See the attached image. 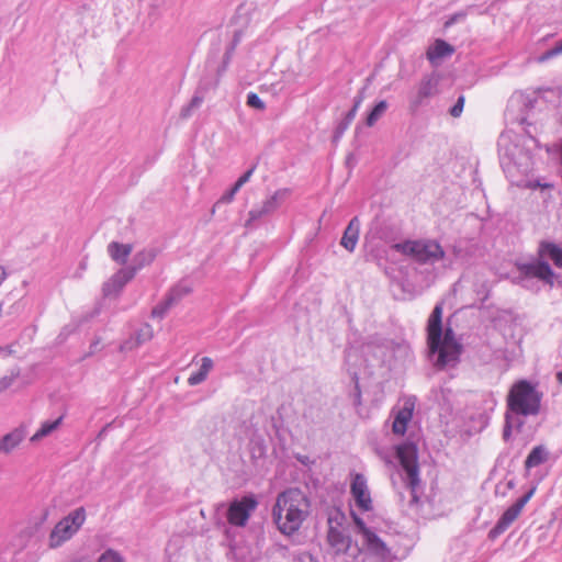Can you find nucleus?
Returning a JSON list of instances; mask_svg holds the SVG:
<instances>
[{
	"instance_id": "nucleus-25",
	"label": "nucleus",
	"mask_w": 562,
	"mask_h": 562,
	"mask_svg": "<svg viewBox=\"0 0 562 562\" xmlns=\"http://www.w3.org/2000/svg\"><path fill=\"white\" fill-rule=\"evenodd\" d=\"M213 368V360L209 357L201 359V366L196 372H192L188 379V384L191 386L199 385L204 382Z\"/></svg>"
},
{
	"instance_id": "nucleus-9",
	"label": "nucleus",
	"mask_w": 562,
	"mask_h": 562,
	"mask_svg": "<svg viewBox=\"0 0 562 562\" xmlns=\"http://www.w3.org/2000/svg\"><path fill=\"white\" fill-rule=\"evenodd\" d=\"M258 502L252 495L231 502L226 517L232 526L245 527L251 513L257 508Z\"/></svg>"
},
{
	"instance_id": "nucleus-41",
	"label": "nucleus",
	"mask_w": 562,
	"mask_h": 562,
	"mask_svg": "<svg viewBox=\"0 0 562 562\" xmlns=\"http://www.w3.org/2000/svg\"><path fill=\"white\" fill-rule=\"evenodd\" d=\"M239 190L240 189L234 184L227 192L222 195V198L218 200V203H231Z\"/></svg>"
},
{
	"instance_id": "nucleus-31",
	"label": "nucleus",
	"mask_w": 562,
	"mask_h": 562,
	"mask_svg": "<svg viewBox=\"0 0 562 562\" xmlns=\"http://www.w3.org/2000/svg\"><path fill=\"white\" fill-rule=\"evenodd\" d=\"M387 102L385 100L379 101L374 108L370 111L366 119L367 126H373L385 113L387 110Z\"/></svg>"
},
{
	"instance_id": "nucleus-43",
	"label": "nucleus",
	"mask_w": 562,
	"mask_h": 562,
	"mask_svg": "<svg viewBox=\"0 0 562 562\" xmlns=\"http://www.w3.org/2000/svg\"><path fill=\"white\" fill-rule=\"evenodd\" d=\"M19 375V372L11 373L10 375H4L0 378V392L8 389L14 381V379Z\"/></svg>"
},
{
	"instance_id": "nucleus-7",
	"label": "nucleus",
	"mask_w": 562,
	"mask_h": 562,
	"mask_svg": "<svg viewBox=\"0 0 562 562\" xmlns=\"http://www.w3.org/2000/svg\"><path fill=\"white\" fill-rule=\"evenodd\" d=\"M86 520V510L83 507H79L66 517H64L54 527L49 535V548H58L64 542L69 540L83 525Z\"/></svg>"
},
{
	"instance_id": "nucleus-16",
	"label": "nucleus",
	"mask_w": 562,
	"mask_h": 562,
	"mask_svg": "<svg viewBox=\"0 0 562 562\" xmlns=\"http://www.w3.org/2000/svg\"><path fill=\"white\" fill-rule=\"evenodd\" d=\"M329 529L327 533V541L336 553L346 552L350 546V537L345 528L340 525L334 526L331 519L328 520Z\"/></svg>"
},
{
	"instance_id": "nucleus-13",
	"label": "nucleus",
	"mask_w": 562,
	"mask_h": 562,
	"mask_svg": "<svg viewBox=\"0 0 562 562\" xmlns=\"http://www.w3.org/2000/svg\"><path fill=\"white\" fill-rule=\"evenodd\" d=\"M350 493L355 499L356 505L363 512L372 509V499L368 488L367 479L361 473H356L352 476Z\"/></svg>"
},
{
	"instance_id": "nucleus-32",
	"label": "nucleus",
	"mask_w": 562,
	"mask_h": 562,
	"mask_svg": "<svg viewBox=\"0 0 562 562\" xmlns=\"http://www.w3.org/2000/svg\"><path fill=\"white\" fill-rule=\"evenodd\" d=\"M524 422L518 417L513 415L512 413H507L505 417V426L503 430L504 440H508L512 434V429L515 427L517 429L521 428Z\"/></svg>"
},
{
	"instance_id": "nucleus-46",
	"label": "nucleus",
	"mask_w": 562,
	"mask_h": 562,
	"mask_svg": "<svg viewBox=\"0 0 562 562\" xmlns=\"http://www.w3.org/2000/svg\"><path fill=\"white\" fill-rule=\"evenodd\" d=\"M557 379H558L559 383L562 384V370L557 373Z\"/></svg>"
},
{
	"instance_id": "nucleus-12",
	"label": "nucleus",
	"mask_w": 562,
	"mask_h": 562,
	"mask_svg": "<svg viewBox=\"0 0 562 562\" xmlns=\"http://www.w3.org/2000/svg\"><path fill=\"white\" fill-rule=\"evenodd\" d=\"M352 517L359 533L362 536L363 544L367 547L368 551L373 555L384 559L387 554V548L385 543L366 526L361 518H359L353 513Z\"/></svg>"
},
{
	"instance_id": "nucleus-8",
	"label": "nucleus",
	"mask_w": 562,
	"mask_h": 562,
	"mask_svg": "<svg viewBox=\"0 0 562 562\" xmlns=\"http://www.w3.org/2000/svg\"><path fill=\"white\" fill-rule=\"evenodd\" d=\"M519 284L526 289L535 288V279L547 284L553 285L554 272L547 261L533 260L518 266Z\"/></svg>"
},
{
	"instance_id": "nucleus-17",
	"label": "nucleus",
	"mask_w": 562,
	"mask_h": 562,
	"mask_svg": "<svg viewBox=\"0 0 562 562\" xmlns=\"http://www.w3.org/2000/svg\"><path fill=\"white\" fill-rule=\"evenodd\" d=\"M135 276L127 267L120 269L108 282L103 284V293L105 296L117 294L124 285Z\"/></svg>"
},
{
	"instance_id": "nucleus-33",
	"label": "nucleus",
	"mask_w": 562,
	"mask_h": 562,
	"mask_svg": "<svg viewBox=\"0 0 562 562\" xmlns=\"http://www.w3.org/2000/svg\"><path fill=\"white\" fill-rule=\"evenodd\" d=\"M202 103H203V95H200L199 93H195L192 97V99L189 102V104L184 105L181 109L180 116L182 119H189L192 115L193 111L199 109Z\"/></svg>"
},
{
	"instance_id": "nucleus-45",
	"label": "nucleus",
	"mask_w": 562,
	"mask_h": 562,
	"mask_svg": "<svg viewBox=\"0 0 562 562\" xmlns=\"http://www.w3.org/2000/svg\"><path fill=\"white\" fill-rule=\"evenodd\" d=\"M7 276L8 274H7L4 267L0 266V285L7 279Z\"/></svg>"
},
{
	"instance_id": "nucleus-18",
	"label": "nucleus",
	"mask_w": 562,
	"mask_h": 562,
	"mask_svg": "<svg viewBox=\"0 0 562 562\" xmlns=\"http://www.w3.org/2000/svg\"><path fill=\"white\" fill-rule=\"evenodd\" d=\"M154 337V329L149 324H143L130 339H126L122 345L123 351H130L134 348L149 341Z\"/></svg>"
},
{
	"instance_id": "nucleus-10",
	"label": "nucleus",
	"mask_w": 562,
	"mask_h": 562,
	"mask_svg": "<svg viewBox=\"0 0 562 562\" xmlns=\"http://www.w3.org/2000/svg\"><path fill=\"white\" fill-rule=\"evenodd\" d=\"M439 77L436 74L424 76L417 86V91L409 98L412 112L426 104L427 100L438 93Z\"/></svg>"
},
{
	"instance_id": "nucleus-23",
	"label": "nucleus",
	"mask_w": 562,
	"mask_h": 562,
	"mask_svg": "<svg viewBox=\"0 0 562 562\" xmlns=\"http://www.w3.org/2000/svg\"><path fill=\"white\" fill-rule=\"evenodd\" d=\"M133 247L130 244H121L117 241H111L108 245V254L112 260L120 265H124L127 258L132 254Z\"/></svg>"
},
{
	"instance_id": "nucleus-20",
	"label": "nucleus",
	"mask_w": 562,
	"mask_h": 562,
	"mask_svg": "<svg viewBox=\"0 0 562 562\" xmlns=\"http://www.w3.org/2000/svg\"><path fill=\"white\" fill-rule=\"evenodd\" d=\"M454 53L452 45L443 40L437 38L427 49V58L431 64H437L439 60L451 56Z\"/></svg>"
},
{
	"instance_id": "nucleus-34",
	"label": "nucleus",
	"mask_w": 562,
	"mask_h": 562,
	"mask_svg": "<svg viewBox=\"0 0 562 562\" xmlns=\"http://www.w3.org/2000/svg\"><path fill=\"white\" fill-rule=\"evenodd\" d=\"M240 41V32H235L234 40L231 44V46L226 49L223 60V67L220 69V74L226 70V67L232 58V55L237 46V44Z\"/></svg>"
},
{
	"instance_id": "nucleus-27",
	"label": "nucleus",
	"mask_w": 562,
	"mask_h": 562,
	"mask_svg": "<svg viewBox=\"0 0 562 562\" xmlns=\"http://www.w3.org/2000/svg\"><path fill=\"white\" fill-rule=\"evenodd\" d=\"M413 415V408L412 407H404L401 409L393 422V432L396 435H404L407 428V424L411 420Z\"/></svg>"
},
{
	"instance_id": "nucleus-5",
	"label": "nucleus",
	"mask_w": 562,
	"mask_h": 562,
	"mask_svg": "<svg viewBox=\"0 0 562 562\" xmlns=\"http://www.w3.org/2000/svg\"><path fill=\"white\" fill-rule=\"evenodd\" d=\"M396 457L402 471L396 474V477L392 476V484L400 503L412 507L418 503L420 493L417 448L412 442L402 443L396 447Z\"/></svg>"
},
{
	"instance_id": "nucleus-21",
	"label": "nucleus",
	"mask_w": 562,
	"mask_h": 562,
	"mask_svg": "<svg viewBox=\"0 0 562 562\" xmlns=\"http://www.w3.org/2000/svg\"><path fill=\"white\" fill-rule=\"evenodd\" d=\"M25 436L26 428L24 426H20L13 429L11 432L4 435L0 440V452L10 453L23 441Z\"/></svg>"
},
{
	"instance_id": "nucleus-14",
	"label": "nucleus",
	"mask_w": 562,
	"mask_h": 562,
	"mask_svg": "<svg viewBox=\"0 0 562 562\" xmlns=\"http://www.w3.org/2000/svg\"><path fill=\"white\" fill-rule=\"evenodd\" d=\"M289 194L290 191L288 189L276 191L271 196L266 199L260 206L250 210L248 223L273 213L285 201Z\"/></svg>"
},
{
	"instance_id": "nucleus-44",
	"label": "nucleus",
	"mask_w": 562,
	"mask_h": 562,
	"mask_svg": "<svg viewBox=\"0 0 562 562\" xmlns=\"http://www.w3.org/2000/svg\"><path fill=\"white\" fill-rule=\"evenodd\" d=\"M462 19H464V14L463 13L454 14V15H452L451 18H449L446 21L445 26L449 27L450 25L454 24L456 22H458V21H460Z\"/></svg>"
},
{
	"instance_id": "nucleus-36",
	"label": "nucleus",
	"mask_w": 562,
	"mask_h": 562,
	"mask_svg": "<svg viewBox=\"0 0 562 562\" xmlns=\"http://www.w3.org/2000/svg\"><path fill=\"white\" fill-rule=\"evenodd\" d=\"M452 255H453V258L449 257V259L453 262V266L456 263H465L467 262V255L460 245L453 246Z\"/></svg>"
},
{
	"instance_id": "nucleus-1",
	"label": "nucleus",
	"mask_w": 562,
	"mask_h": 562,
	"mask_svg": "<svg viewBox=\"0 0 562 562\" xmlns=\"http://www.w3.org/2000/svg\"><path fill=\"white\" fill-rule=\"evenodd\" d=\"M537 99L525 94L510 98L506 109V120L510 124L517 123L522 133L507 130L498 138L501 164L509 177L515 172L528 175L533 169V151L538 148V140L529 130L536 120L533 108Z\"/></svg>"
},
{
	"instance_id": "nucleus-40",
	"label": "nucleus",
	"mask_w": 562,
	"mask_h": 562,
	"mask_svg": "<svg viewBox=\"0 0 562 562\" xmlns=\"http://www.w3.org/2000/svg\"><path fill=\"white\" fill-rule=\"evenodd\" d=\"M464 97L463 95H460L456 102V104L450 109V114L453 116V117H459L463 111V106H464Z\"/></svg>"
},
{
	"instance_id": "nucleus-42",
	"label": "nucleus",
	"mask_w": 562,
	"mask_h": 562,
	"mask_svg": "<svg viewBox=\"0 0 562 562\" xmlns=\"http://www.w3.org/2000/svg\"><path fill=\"white\" fill-rule=\"evenodd\" d=\"M352 380L355 381V389H353V392L351 394V396L353 398V404L355 405H360L361 404V391H360V387H359L358 376H357L356 373L352 374Z\"/></svg>"
},
{
	"instance_id": "nucleus-35",
	"label": "nucleus",
	"mask_w": 562,
	"mask_h": 562,
	"mask_svg": "<svg viewBox=\"0 0 562 562\" xmlns=\"http://www.w3.org/2000/svg\"><path fill=\"white\" fill-rule=\"evenodd\" d=\"M247 105L257 110H265V102L255 92H249L247 95Z\"/></svg>"
},
{
	"instance_id": "nucleus-19",
	"label": "nucleus",
	"mask_w": 562,
	"mask_h": 562,
	"mask_svg": "<svg viewBox=\"0 0 562 562\" xmlns=\"http://www.w3.org/2000/svg\"><path fill=\"white\" fill-rule=\"evenodd\" d=\"M360 234V221L357 216L352 217L345 228L342 237L340 239V245L348 250L349 252L355 251L356 246L359 240Z\"/></svg>"
},
{
	"instance_id": "nucleus-37",
	"label": "nucleus",
	"mask_w": 562,
	"mask_h": 562,
	"mask_svg": "<svg viewBox=\"0 0 562 562\" xmlns=\"http://www.w3.org/2000/svg\"><path fill=\"white\" fill-rule=\"evenodd\" d=\"M562 54V40L560 42H558L555 44L554 47L548 49L547 52H544L540 57H539V60L540 61H546L552 57H555L558 55Z\"/></svg>"
},
{
	"instance_id": "nucleus-28",
	"label": "nucleus",
	"mask_w": 562,
	"mask_h": 562,
	"mask_svg": "<svg viewBox=\"0 0 562 562\" xmlns=\"http://www.w3.org/2000/svg\"><path fill=\"white\" fill-rule=\"evenodd\" d=\"M549 452L543 446L533 447L525 460L527 469L536 468L544 463L548 459Z\"/></svg>"
},
{
	"instance_id": "nucleus-26",
	"label": "nucleus",
	"mask_w": 562,
	"mask_h": 562,
	"mask_svg": "<svg viewBox=\"0 0 562 562\" xmlns=\"http://www.w3.org/2000/svg\"><path fill=\"white\" fill-rule=\"evenodd\" d=\"M540 255L552 260L555 267L562 268V247L553 243H541Z\"/></svg>"
},
{
	"instance_id": "nucleus-30",
	"label": "nucleus",
	"mask_w": 562,
	"mask_h": 562,
	"mask_svg": "<svg viewBox=\"0 0 562 562\" xmlns=\"http://www.w3.org/2000/svg\"><path fill=\"white\" fill-rule=\"evenodd\" d=\"M361 102H362L361 97H358L355 99L353 106L347 112L344 120L337 126V130H336L337 137L341 136L347 131V128L350 126V124L352 123V121L355 120V117L357 115V112H358V109H359Z\"/></svg>"
},
{
	"instance_id": "nucleus-15",
	"label": "nucleus",
	"mask_w": 562,
	"mask_h": 562,
	"mask_svg": "<svg viewBox=\"0 0 562 562\" xmlns=\"http://www.w3.org/2000/svg\"><path fill=\"white\" fill-rule=\"evenodd\" d=\"M189 293V288L182 284L173 286L164 301L157 304L153 311L151 316L154 318H164L167 312L177 304L184 295Z\"/></svg>"
},
{
	"instance_id": "nucleus-22",
	"label": "nucleus",
	"mask_w": 562,
	"mask_h": 562,
	"mask_svg": "<svg viewBox=\"0 0 562 562\" xmlns=\"http://www.w3.org/2000/svg\"><path fill=\"white\" fill-rule=\"evenodd\" d=\"M157 256V250L155 248H146L142 251H138L133 257L131 266L127 268L133 271V274L135 276L137 271L143 269L144 267L150 265Z\"/></svg>"
},
{
	"instance_id": "nucleus-29",
	"label": "nucleus",
	"mask_w": 562,
	"mask_h": 562,
	"mask_svg": "<svg viewBox=\"0 0 562 562\" xmlns=\"http://www.w3.org/2000/svg\"><path fill=\"white\" fill-rule=\"evenodd\" d=\"M63 416L56 418L55 420H46L42 423L38 430L31 437V442H38L43 438L49 436L53 431H55L61 424Z\"/></svg>"
},
{
	"instance_id": "nucleus-38",
	"label": "nucleus",
	"mask_w": 562,
	"mask_h": 562,
	"mask_svg": "<svg viewBox=\"0 0 562 562\" xmlns=\"http://www.w3.org/2000/svg\"><path fill=\"white\" fill-rule=\"evenodd\" d=\"M98 562H124L121 555L113 551V550H106L104 553L101 554Z\"/></svg>"
},
{
	"instance_id": "nucleus-11",
	"label": "nucleus",
	"mask_w": 562,
	"mask_h": 562,
	"mask_svg": "<svg viewBox=\"0 0 562 562\" xmlns=\"http://www.w3.org/2000/svg\"><path fill=\"white\" fill-rule=\"evenodd\" d=\"M535 490H530L522 496H520L510 507H508L501 516L494 528L490 531L492 537L498 536L509 528V526L518 518L521 514L522 508L529 502Z\"/></svg>"
},
{
	"instance_id": "nucleus-3",
	"label": "nucleus",
	"mask_w": 562,
	"mask_h": 562,
	"mask_svg": "<svg viewBox=\"0 0 562 562\" xmlns=\"http://www.w3.org/2000/svg\"><path fill=\"white\" fill-rule=\"evenodd\" d=\"M310 514V498L297 487H289L279 493L271 512L277 529L288 537L300 530Z\"/></svg>"
},
{
	"instance_id": "nucleus-6",
	"label": "nucleus",
	"mask_w": 562,
	"mask_h": 562,
	"mask_svg": "<svg viewBox=\"0 0 562 562\" xmlns=\"http://www.w3.org/2000/svg\"><path fill=\"white\" fill-rule=\"evenodd\" d=\"M509 413L516 416L537 415L540 409L541 395L528 381L515 383L508 394Z\"/></svg>"
},
{
	"instance_id": "nucleus-4",
	"label": "nucleus",
	"mask_w": 562,
	"mask_h": 562,
	"mask_svg": "<svg viewBox=\"0 0 562 562\" xmlns=\"http://www.w3.org/2000/svg\"><path fill=\"white\" fill-rule=\"evenodd\" d=\"M427 339L430 357L438 369L453 368L460 359L461 345L456 340L452 328L442 330V304L437 303L427 324Z\"/></svg>"
},
{
	"instance_id": "nucleus-2",
	"label": "nucleus",
	"mask_w": 562,
	"mask_h": 562,
	"mask_svg": "<svg viewBox=\"0 0 562 562\" xmlns=\"http://www.w3.org/2000/svg\"><path fill=\"white\" fill-rule=\"evenodd\" d=\"M392 248L409 257L419 267V272L425 274L427 281L432 282L438 277L440 269L453 268V262L437 239H407L394 244Z\"/></svg>"
},
{
	"instance_id": "nucleus-24",
	"label": "nucleus",
	"mask_w": 562,
	"mask_h": 562,
	"mask_svg": "<svg viewBox=\"0 0 562 562\" xmlns=\"http://www.w3.org/2000/svg\"><path fill=\"white\" fill-rule=\"evenodd\" d=\"M431 394L442 411L446 413L452 412L454 394L451 389L442 386L439 390H432Z\"/></svg>"
},
{
	"instance_id": "nucleus-39",
	"label": "nucleus",
	"mask_w": 562,
	"mask_h": 562,
	"mask_svg": "<svg viewBox=\"0 0 562 562\" xmlns=\"http://www.w3.org/2000/svg\"><path fill=\"white\" fill-rule=\"evenodd\" d=\"M255 170H256V165L251 166L243 176H240L238 178V180L235 182V186L240 189L244 184H246L250 180Z\"/></svg>"
}]
</instances>
